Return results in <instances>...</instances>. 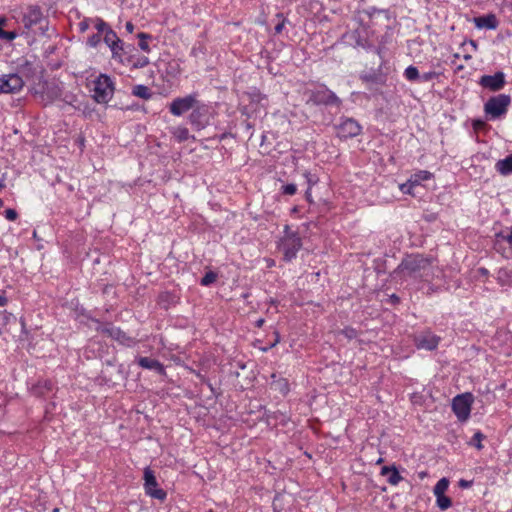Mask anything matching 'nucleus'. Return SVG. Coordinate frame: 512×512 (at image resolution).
<instances>
[{
    "mask_svg": "<svg viewBox=\"0 0 512 512\" xmlns=\"http://www.w3.org/2000/svg\"><path fill=\"white\" fill-rule=\"evenodd\" d=\"M339 333L344 335L349 340H352L358 336L357 330L352 327H345Z\"/></svg>",
    "mask_w": 512,
    "mask_h": 512,
    "instance_id": "473e14b6",
    "label": "nucleus"
},
{
    "mask_svg": "<svg viewBox=\"0 0 512 512\" xmlns=\"http://www.w3.org/2000/svg\"><path fill=\"white\" fill-rule=\"evenodd\" d=\"M217 279V274L213 271L207 272L201 279L200 283L203 286H209L214 283Z\"/></svg>",
    "mask_w": 512,
    "mask_h": 512,
    "instance_id": "c756f323",
    "label": "nucleus"
},
{
    "mask_svg": "<svg viewBox=\"0 0 512 512\" xmlns=\"http://www.w3.org/2000/svg\"><path fill=\"white\" fill-rule=\"evenodd\" d=\"M90 23H92V19H84L79 23V29L81 32H85L89 29Z\"/></svg>",
    "mask_w": 512,
    "mask_h": 512,
    "instance_id": "a19ab883",
    "label": "nucleus"
},
{
    "mask_svg": "<svg viewBox=\"0 0 512 512\" xmlns=\"http://www.w3.org/2000/svg\"><path fill=\"white\" fill-rule=\"evenodd\" d=\"M511 98L506 94H499L491 97L484 106L486 114L490 115L491 118L495 119L507 112L508 106L510 105Z\"/></svg>",
    "mask_w": 512,
    "mask_h": 512,
    "instance_id": "39448f33",
    "label": "nucleus"
},
{
    "mask_svg": "<svg viewBox=\"0 0 512 512\" xmlns=\"http://www.w3.org/2000/svg\"><path fill=\"white\" fill-rule=\"evenodd\" d=\"M17 37L16 31H5L0 28V39L6 41H13Z\"/></svg>",
    "mask_w": 512,
    "mask_h": 512,
    "instance_id": "72a5a7b5",
    "label": "nucleus"
},
{
    "mask_svg": "<svg viewBox=\"0 0 512 512\" xmlns=\"http://www.w3.org/2000/svg\"><path fill=\"white\" fill-rule=\"evenodd\" d=\"M149 64V59L146 56L139 57L134 63L133 67L143 68Z\"/></svg>",
    "mask_w": 512,
    "mask_h": 512,
    "instance_id": "4c0bfd02",
    "label": "nucleus"
},
{
    "mask_svg": "<svg viewBox=\"0 0 512 512\" xmlns=\"http://www.w3.org/2000/svg\"><path fill=\"white\" fill-rule=\"evenodd\" d=\"M286 19L282 18V20L275 26L274 30L276 34H280L285 26Z\"/></svg>",
    "mask_w": 512,
    "mask_h": 512,
    "instance_id": "79ce46f5",
    "label": "nucleus"
},
{
    "mask_svg": "<svg viewBox=\"0 0 512 512\" xmlns=\"http://www.w3.org/2000/svg\"><path fill=\"white\" fill-rule=\"evenodd\" d=\"M104 42L111 48V47H118V45L122 44L121 40L117 36V34L112 30L109 29L105 32L104 35Z\"/></svg>",
    "mask_w": 512,
    "mask_h": 512,
    "instance_id": "4be33fe9",
    "label": "nucleus"
},
{
    "mask_svg": "<svg viewBox=\"0 0 512 512\" xmlns=\"http://www.w3.org/2000/svg\"><path fill=\"white\" fill-rule=\"evenodd\" d=\"M93 98L97 103H108L114 93L112 79L106 74H100L93 82Z\"/></svg>",
    "mask_w": 512,
    "mask_h": 512,
    "instance_id": "7ed1b4c3",
    "label": "nucleus"
},
{
    "mask_svg": "<svg viewBox=\"0 0 512 512\" xmlns=\"http://www.w3.org/2000/svg\"><path fill=\"white\" fill-rule=\"evenodd\" d=\"M200 103L197 94H189L184 97L175 98L169 105L170 113L174 116H181L189 110H193Z\"/></svg>",
    "mask_w": 512,
    "mask_h": 512,
    "instance_id": "423d86ee",
    "label": "nucleus"
},
{
    "mask_svg": "<svg viewBox=\"0 0 512 512\" xmlns=\"http://www.w3.org/2000/svg\"><path fill=\"white\" fill-rule=\"evenodd\" d=\"M440 338L430 332H424L415 337V345L418 349L434 350L439 344Z\"/></svg>",
    "mask_w": 512,
    "mask_h": 512,
    "instance_id": "ddd939ff",
    "label": "nucleus"
},
{
    "mask_svg": "<svg viewBox=\"0 0 512 512\" xmlns=\"http://www.w3.org/2000/svg\"><path fill=\"white\" fill-rule=\"evenodd\" d=\"M102 331L112 339H115L120 344H123L125 346L130 347L136 343L134 338L128 336L124 331H122L118 327L108 326L103 328Z\"/></svg>",
    "mask_w": 512,
    "mask_h": 512,
    "instance_id": "4468645a",
    "label": "nucleus"
},
{
    "mask_svg": "<svg viewBox=\"0 0 512 512\" xmlns=\"http://www.w3.org/2000/svg\"><path fill=\"white\" fill-rule=\"evenodd\" d=\"M132 94L136 97H139L141 99H150L152 96V93L149 89V87L139 84L133 87Z\"/></svg>",
    "mask_w": 512,
    "mask_h": 512,
    "instance_id": "412c9836",
    "label": "nucleus"
},
{
    "mask_svg": "<svg viewBox=\"0 0 512 512\" xmlns=\"http://www.w3.org/2000/svg\"><path fill=\"white\" fill-rule=\"evenodd\" d=\"M24 86L22 77L16 73L3 74L0 76V94L17 93Z\"/></svg>",
    "mask_w": 512,
    "mask_h": 512,
    "instance_id": "9b49d317",
    "label": "nucleus"
},
{
    "mask_svg": "<svg viewBox=\"0 0 512 512\" xmlns=\"http://www.w3.org/2000/svg\"><path fill=\"white\" fill-rule=\"evenodd\" d=\"M472 395L465 393L457 395L452 401V410L459 421H466L471 412Z\"/></svg>",
    "mask_w": 512,
    "mask_h": 512,
    "instance_id": "1a4fd4ad",
    "label": "nucleus"
},
{
    "mask_svg": "<svg viewBox=\"0 0 512 512\" xmlns=\"http://www.w3.org/2000/svg\"><path fill=\"white\" fill-rule=\"evenodd\" d=\"M144 489L145 493L151 498L164 501L167 497V493L159 488L154 472L150 467L144 469Z\"/></svg>",
    "mask_w": 512,
    "mask_h": 512,
    "instance_id": "6e6552de",
    "label": "nucleus"
},
{
    "mask_svg": "<svg viewBox=\"0 0 512 512\" xmlns=\"http://www.w3.org/2000/svg\"><path fill=\"white\" fill-rule=\"evenodd\" d=\"M432 259L421 254L406 256L394 270V278H422L428 275Z\"/></svg>",
    "mask_w": 512,
    "mask_h": 512,
    "instance_id": "f257e3e1",
    "label": "nucleus"
},
{
    "mask_svg": "<svg viewBox=\"0 0 512 512\" xmlns=\"http://www.w3.org/2000/svg\"><path fill=\"white\" fill-rule=\"evenodd\" d=\"M110 49L112 52V58L118 59L119 61L122 62L121 52L124 50L123 45L120 44V45H118V47L114 46V47H111Z\"/></svg>",
    "mask_w": 512,
    "mask_h": 512,
    "instance_id": "c9c22d12",
    "label": "nucleus"
},
{
    "mask_svg": "<svg viewBox=\"0 0 512 512\" xmlns=\"http://www.w3.org/2000/svg\"><path fill=\"white\" fill-rule=\"evenodd\" d=\"M335 129L340 139L354 138L362 131L361 125L353 118H341Z\"/></svg>",
    "mask_w": 512,
    "mask_h": 512,
    "instance_id": "9d476101",
    "label": "nucleus"
},
{
    "mask_svg": "<svg viewBox=\"0 0 512 512\" xmlns=\"http://www.w3.org/2000/svg\"><path fill=\"white\" fill-rule=\"evenodd\" d=\"M8 300L5 296V293L2 291L0 292V307H4L7 304Z\"/></svg>",
    "mask_w": 512,
    "mask_h": 512,
    "instance_id": "37998d69",
    "label": "nucleus"
},
{
    "mask_svg": "<svg viewBox=\"0 0 512 512\" xmlns=\"http://www.w3.org/2000/svg\"><path fill=\"white\" fill-rule=\"evenodd\" d=\"M497 281L501 286H512V270L501 268L497 272Z\"/></svg>",
    "mask_w": 512,
    "mask_h": 512,
    "instance_id": "aec40b11",
    "label": "nucleus"
},
{
    "mask_svg": "<svg viewBox=\"0 0 512 512\" xmlns=\"http://www.w3.org/2000/svg\"><path fill=\"white\" fill-rule=\"evenodd\" d=\"M479 83L482 87L491 91H499L505 85V75L503 72H496L494 75H483Z\"/></svg>",
    "mask_w": 512,
    "mask_h": 512,
    "instance_id": "f8f14e48",
    "label": "nucleus"
},
{
    "mask_svg": "<svg viewBox=\"0 0 512 512\" xmlns=\"http://www.w3.org/2000/svg\"><path fill=\"white\" fill-rule=\"evenodd\" d=\"M496 170L501 175H509L512 173V154L504 159L498 160L495 164Z\"/></svg>",
    "mask_w": 512,
    "mask_h": 512,
    "instance_id": "6ab92c4d",
    "label": "nucleus"
},
{
    "mask_svg": "<svg viewBox=\"0 0 512 512\" xmlns=\"http://www.w3.org/2000/svg\"><path fill=\"white\" fill-rule=\"evenodd\" d=\"M415 183L413 182V180L410 178L406 183H403L400 185V190L404 193V194H410V195H413V191L412 189L415 187Z\"/></svg>",
    "mask_w": 512,
    "mask_h": 512,
    "instance_id": "2f4dec72",
    "label": "nucleus"
},
{
    "mask_svg": "<svg viewBox=\"0 0 512 512\" xmlns=\"http://www.w3.org/2000/svg\"><path fill=\"white\" fill-rule=\"evenodd\" d=\"M21 23L22 34L27 36H43L48 30V19L43 15L41 8L37 5H28L23 8Z\"/></svg>",
    "mask_w": 512,
    "mask_h": 512,
    "instance_id": "f03ea898",
    "label": "nucleus"
},
{
    "mask_svg": "<svg viewBox=\"0 0 512 512\" xmlns=\"http://www.w3.org/2000/svg\"><path fill=\"white\" fill-rule=\"evenodd\" d=\"M483 125H484V123L482 121H480V120L474 122V127L475 128H479L480 126H483Z\"/></svg>",
    "mask_w": 512,
    "mask_h": 512,
    "instance_id": "09e8293b",
    "label": "nucleus"
},
{
    "mask_svg": "<svg viewBox=\"0 0 512 512\" xmlns=\"http://www.w3.org/2000/svg\"><path fill=\"white\" fill-rule=\"evenodd\" d=\"M381 462H382V458H379V459L377 460V463H381Z\"/></svg>",
    "mask_w": 512,
    "mask_h": 512,
    "instance_id": "4d7b16f0",
    "label": "nucleus"
},
{
    "mask_svg": "<svg viewBox=\"0 0 512 512\" xmlns=\"http://www.w3.org/2000/svg\"><path fill=\"white\" fill-rule=\"evenodd\" d=\"M391 299H392L394 302H398V301H399V297H398V296H396L395 294H393V295L391 296Z\"/></svg>",
    "mask_w": 512,
    "mask_h": 512,
    "instance_id": "8fccbe9b",
    "label": "nucleus"
},
{
    "mask_svg": "<svg viewBox=\"0 0 512 512\" xmlns=\"http://www.w3.org/2000/svg\"><path fill=\"white\" fill-rule=\"evenodd\" d=\"M479 271L481 272V274L483 275H486L488 273L487 269L485 268H480Z\"/></svg>",
    "mask_w": 512,
    "mask_h": 512,
    "instance_id": "3c124183",
    "label": "nucleus"
},
{
    "mask_svg": "<svg viewBox=\"0 0 512 512\" xmlns=\"http://www.w3.org/2000/svg\"><path fill=\"white\" fill-rule=\"evenodd\" d=\"M125 28L129 33H132L134 31V25L131 22H127L125 24Z\"/></svg>",
    "mask_w": 512,
    "mask_h": 512,
    "instance_id": "a18cd8bd",
    "label": "nucleus"
},
{
    "mask_svg": "<svg viewBox=\"0 0 512 512\" xmlns=\"http://www.w3.org/2000/svg\"><path fill=\"white\" fill-rule=\"evenodd\" d=\"M264 322H265V320L261 318L256 321V326L260 328L263 326Z\"/></svg>",
    "mask_w": 512,
    "mask_h": 512,
    "instance_id": "de8ad7c7",
    "label": "nucleus"
},
{
    "mask_svg": "<svg viewBox=\"0 0 512 512\" xmlns=\"http://www.w3.org/2000/svg\"><path fill=\"white\" fill-rule=\"evenodd\" d=\"M381 475L388 476L387 481L391 485H397L401 480L402 477L399 474L397 468L395 466H384L381 469Z\"/></svg>",
    "mask_w": 512,
    "mask_h": 512,
    "instance_id": "a211bd4d",
    "label": "nucleus"
},
{
    "mask_svg": "<svg viewBox=\"0 0 512 512\" xmlns=\"http://www.w3.org/2000/svg\"><path fill=\"white\" fill-rule=\"evenodd\" d=\"M279 248L283 253L284 260L290 262L296 258L298 251L302 248L301 238L295 232H286L281 239Z\"/></svg>",
    "mask_w": 512,
    "mask_h": 512,
    "instance_id": "20e7f679",
    "label": "nucleus"
},
{
    "mask_svg": "<svg viewBox=\"0 0 512 512\" xmlns=\"http://www.w3.org/2000/svg\"><path fill=\"white\" fill-rule=\"evenodd\" d=\"M297 191V187L295 184H286L282 187V192L285 195H294Z\"/></svg>",
    "mask_w": 512,
    "mask_h": 512,
    "instance_id": "e433bc0d",
    "label": "nucleus"
},
{
    "mask_svg": "<svg viewBox=\"0 0 512 512\" xmlns=\"http://www.w3.org/2000/svg\"><path fill=\"white\" fill-rule=\"evenodd\" d=\"M474 23L478 28L496 29L498 21L493 14L474 18Z\"/></svg>",
    "mask_w": 512,
    "mask_h": 512,
    "instance_id": "f3484780",
    "label": "nucleus"
},
{
    "mask_svg": "<svg viewBox=\"0 0 512 512\" xmlns=\"http://www.w3.org/2000/svg\"><path fill=\"white\" fill-rule=\"evenodd\" d=\"M276 338L274 339V342L271 344V347L275 346L280 341V336L278 332H275Z\"/></svg>",
    "mask_w": 512,
    "mask_h": 512,
    "instance_id": "49530a36",
    "label": "nucleus"
},
{
    "mask_svg": "<svg viewBox=\"0 0 512 512\" xmlns=\"http://www.w3.org/2000/svg\"><path fill=\"white\" fill-rule=\"evenodd\" d=\"M485 438V435L480 431L476 432L469 442L470 445L474 446L476 449L481 450L483 448L482 440Z\"/></svg>",
    "mask_w": 512,
    "mask_h": 512,
    "instance_id": "c85d7f7f",
    "label": "nucleus"
},
{
    "mask_svg": "<svg viewBox=\"0 0 512 512\" xmlns=\"http://www.w3.org/2000/svg\"><path fill=\"white\" fill-rule=\"evenodd\" d=\"M309 101L316 105L326 106H337L341 105L340 98L327 87L322 86L321 88L312 91L309 97Z\"/></svg>",
    "mask_w": 512,
    "mask_h": 512,
    "instance_id": "0eeeda50",
    "label": "nucleus"
},
{
    "mask_svg": "<svg viewBox=\"0 0 512 512\" xmlns=\"http://www.w3.org/2000/svg\"><path fill=\"white\" fill-rule=\"evenodd\" d=\"M100 40H101L100 35H99V33H97V34H93L92 36H90L87 40V43L91 47H96L100 43Z\"/></svg>",
    "mask_w": 512,
    "mask_h": 512,
    "instance_id": "58836bf2",
    "label": "nucleus"
},
{
    "mask_svg": "<svg viewBox=\"0 0 512 512\" xmlns=\"http://www.w3.org/2000/svg\"><path fill=\"white\" fill-rule=\"evenodd\" d=\"M172 134L178 142H184L190 138L189 130L183 126L174 128Z\"/></svg>",
    "mask_w": 512,
    "mask_h": 512,
    "instance_id": "5701e85b",
    "label": "nucleus"
},
{
    "mask_svg": "<svg viewBox=\"0 0 512 512\" xmlns=\"http://www.w3.org/2000/svg\"><path fill=\"white\" fill-rule=\"evenodd\" d=\"M92 23L94 24V27L96 28L98 33L106 32L110 29L108 24L100 18L92 19Z\"/></svg>",
    "mask_w": 512,
    "mask_h": 512,
    "instance_id": "7c9ffc66",
    "label": "nucleus"
},
{
    "mask_svg": "<svg viewBox=\"0 0 512 512\" xmlns=\"http://www.w3.org/2000/svg\"><path fill=\"white\" fill-rule=\"evenodd\" d=\"M138 365L147 370H153L159 375L165 374V368L162 363H160L158 360L149 358V357H139L137 359Z\"/></svg>",
    "mask_w": 512,
    "mask_h": 512,
    "instance_id": "dca6fc26",
    "label": "nucleus"
},
{
    "mask_svg": "<svg viewBox=\"0 0 512 512\" xmlns=\"http://www.w3.org/2000/svg\"><path fill=\"white\" fill-rule=\"evenodd\" d=\"M4 187H5L4 182L2 179H0V190L3 189Z\"/></svg>",
    "mask_w": 512,
    "mask_h": 512,
    "instance_id": "5fc2aeb1",
    "label": "nucleus"
},
{
    "mask_svg": "<svg viewBox=\"0 0 512 512\" xmlns=\"http://www.w3.org/2000/svg\"><path fill=\"white\" fill-rule=\"evenodd\" d=\"M438 77V73L435 71L426 72L420 75L419 81L428 82Z\"/></svg>",
    "mask_w": 512,
    "mask_h": 512,
    "instance_id": "f704fd0d",
    "label": "nucleus"
},
{
    "mask_svg": "<svg viewBox=\"0 0 512 512\" xmlns=\"http://www.w3.org/2000/svg\"><path fill=\"white\" fill-rule=\"evenodd\" d=\"M404 76L408 81H419L420 74L415 66H408L404 71Z\"/></svg>",
    "mask_w": 512,
    "mask_h": 512,
    "instance_id": "a878e982",
    "label": "nucleus"
},
{
    "mask_svg": "<svg viewBox=\"0 0 512 512\" xmlns=\"http://www.w3.org/2000/svg\"><path fill=\"white\" fill-rule=\"evenodd\" d=\"M4 202L3 200L0 198V208L3 206Z\"/></svg>",
    "mask_w": 512,
    "mask_h": 512,
    "instance_id": "6e6d98bb",
    "label": "nucleus"
},
{
    "mask_svg": "<svg viewBox=\"0 0 512 512\" xmlns=\"http://www.w3.org/2000/svg\"><path fill=\"white\" fill-rule=\"evenodd\" d=\"M436 504L440 510L444 511L451 507L452 500L445 494L436 495Z\"/></svg>",
    "mask_w": 512,
    "mask_h": 512,
    "instance_id": "393cba45",
    "label": "nucleus"
},
{
    "mask_svg": "<svg viewBox=\"0 0 512 512\" xmlns=\"http://www.w3.org/2000/svg\"><path fill=\"white\" fill-rule=\"evenodd\" d=\"M206 110V106L199 103L190 113L189 122L198 129L203 128L206 124V120L204 119Z\"/></svg>",
    "mask_w": 512,
    "mask_h": 512,
    "instance_id": "2eb2a0df",
    "label": "nucleus"
},
{
    "mask_svg": "<svg viewBox=\"0 0 512 512\" xmlns=\"http://www.w3.org/2000/svg\"><path fill=\"white\" fill-rule=\"evenodd\" d=\"M137 37L139 39L140 49L145 52H150V47H149L147 40L151 38V35H149L147 33L140 32V33H138Z\"/></svg>",
    "mask_w": 512,
    "mask_h": 512,
    "instance_id": "cd10ccee",
    "label": "nucleus"
},
{
    "mask_svg": "<svg viewBox=\"0 0 512 512\" xmlns=\"http://www.w3.org/2000/svg\"><path fill=\"white\" fill-rule=\"evenodd\" d=\"M207 512H213V511L210 509V510H208Z\"/></svg>",
    "mask_w": 512,
    "mask_h": 512,
    "instance_id": "13d9d810",
    "label": "nucleus"
},
{
    "mask_svg": "<svg viewBox=\"0 0 512 512\" xmlns=\"http://www.w3.org/2000/svg\"><path fill=\"white\" fill-rule=\"evenodd\" d=\"M470 485H471V482H470V481L463 480V479H461V480L459 481V486H460V487L468 488V487H470Z\"/></svg>",
    "mask_w": 512,
    "mask_h": 512,
    "instance_id": "c03bdc74",
    "label": "nucleus"
},
{
    "mask_svg": "<svg viewBox=\"0 0 512 512\" xmlns=\"http://www.w3.org/2000/svg\"><path fill=\"white\" fill-rule=\"evenodd\" d=\"M432 174L429 171L422 170L417 173H415L413 176H411V179L415 183V185H419L421 181H425L430 179Z\"/></svg>",
    "mask_w": 512,
    "mask_h": 512,
    "instance_id": "bb28decb",
    "label": "nucleus"
},
{
    "mask_svg": "<svg viewBox=\"0 0 512 512\" xmlns=\"http://www.w3.org/2000/svg\"><path fill=\"white\" fill-rule=\"evenodd\" d=\"M6 20L4 18H0V28L3 27V25L5 24Z\"/></svg>",
    "mask_w": 512,
    "mask_h": 512,
    "instance_id": "603ef678",
    "label": "nucleus"
},
{
    "mask_svg": "<svg viewBox=\"0 0 512 512\" xmlns=\"http://www.w3.org/2000/svg\"><path fill=\"white\" fill-rule=\"evenodd\" d=\"M448 487H449V480L447 478L443 477L434 486L433 493L435 496L445 494Z\"/></svg>",
    "mask_w": 512,
    "mask_h": 512,
    "instance_id": "b1692460",
    "label": "nucleus"
},
{
    "mask_svg": "<svg viewBox=\"0 0 512 512\" xmlns=\"http://www.w3.org/2000/svg\"><path fill=\"white\" fill-rule=\"evenodd\" d=\"M45 387L50 390L52 387V383L45 382Z\"/></svg>",
    "mask_w": 512,
    "mask_h": 512,
    "instance_id": "864d4df0",
    "label": "nucleus"
},
{
    "mask_svg": "<svg viewBox=\"0 0 512 512\" xmlns=\"http://www.w3.org/2000/svg\"><path fill=\"white\" fill-rule=\"evenodd\" d=\"M5 217L10 221H14L18 217V213L15 209L10 208L5 211Z\"/></svg>",
    "mask_w": 512,
    "mask_h": 512,
    "instance_id": "ea45409f",
    "label": "nucleus"
}]
</instances>
